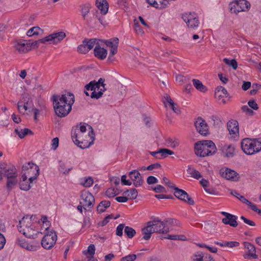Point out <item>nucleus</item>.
<instances>
[{
	"instance_id": "1",
	"label": "nucleus",
	"mask_w": 261,
	"mask_h": 261,
	"mask_svg": "<svg viewBox=\"0 0 261 261\" xmlns=\"http://www.w3.org/2000/svg\"><path fill=\"white\" fill-rule=\"evenodd\" d=\"M52 100L55 113L60 118L66 116L70 113L75 100L74 95L69 92L62 95H54Z\"/></svg>"
},
{
	"instance_id": "2",
	"label": "nucleus",
	"mask_w": 261,
	"mask_h": 261,
	"mask_svg": "<svg viewBox=\"0 0 261 261\" xmlns=\"http://www.w3.org/2000/svg\"><path fill=\"white\" fill-rule=\"evenodd\" d=\"M170 231V228L165 225V222L159 220H154L146 223V226L142 229L143 239L149 240L152 233L158 232L167 233Z\"/></svg>"
},
{
	"instance_id": "3",
	"label": "nucleus",
	"mask_w": 261,
	"mask_h": 261,
	"mask_svg": "<svg viewBox=\"0 0 261 261\" xmlns=\"http://www.w3.org/2000/svg\"><path fill=\"white\" fill-rule=\"evenodd\" d=\"M194 149L195 154L200 157L212 155L217 151L216 145L211 140H202L195 143Z\"/></svg>"
},
{
	"instance_id": "4",
	"label": "nucleus",
	"mask_w": 261,
	"mask_h": 261,
	"mask_svg": "<svg viewBox=\"0 0 261 261\" xmlns=\"http://www.w3.org/2000/svg\"><path fill=\"white\" fill-rule=\"evenodd\" d=\"M90 131L88 135L86 136V139H83V136L79 134L76 131L71 132V137L73 142L79 147L82 149H85L89 147L93 143L95 139L94 134L92 127L90 125H88Z\"/></svg>"
},
{
	"instance_id": "5",
	"label": "nucleus",
	"mask_w": 261,
	"mask_h": 261,
	"mask_svg": "<svg viewBox=\"0 0 261 261\" xmlns=\"http://www.w3.org/2000/svg\"><path fill=\"white\" fill-rule=\"evenodd\" d=\"M241 148L245 153L252 155L261 150V140L245 138L241 142Z\"/></svg>"
},
{
	"instance_id": "6",
	"label": "nucleus",
	"mask_w": 261,
	"mask_h": 261,
	"mask_svg": "<svg viewBox=\"0 0 261 261\" xmlns=\"http://www.w3.org/2000/svg\"><path fill=\"white\" fill-rule=\"evenodd\" d=\"M22 176L23 179H28L30 183L36 179L39 174V168L33 162H28L22 167Z\"/></svg>"
},
{
	"instance_id": "7",
	"label": "nucleus",
	"mask_w": 261,
	"mask_h": 261,
	"mask_svg": "<svg viewBox=\"0 0 261 261\" xmlns=\"http://www.w3.org/2000/svg\"><path fill=\"white\" fill-rule=\"evenodd\" d=\"M250 8V3L246 0H237L230 3L229 9L231 13L237 14L247 11Z\"/></svg>"
},
{
	"instance_id": "8",
	"label": "nucleus",
	"mask_w": 261,
	"mask_h": 261,
	"mask_svg": "<svg viewBox=\"0 0 261 261\" xmlns=\"http://www.w3.org/2000/svg\"><path fill=\"white\" fill-rule=\"evenodd\" d=\"M57 236L54 231H50L46 233L41 240L42 246L46 249L51 248L55 244Z\"/></svg>"
},
{
	"instance_id": "9",
	"label": "nucleus",
	"mask_w": 261,
	"mask_h": 261,
	"mask_svg": "<svg viewBox=\"0 0 261 261\" xmlns=\"http://www.w3.org/2000/svg\"><path fill=\"white\" fill-rule=\"evenodd\" d=\"M66 37V34L64 32L61 31L54 33L41 39L40 41L44 43L46 42H50V43L57 44L61 42Z\"/></svg>"
},
{
	"instance_id": "10",
	"label": "nucleus",
	"mask_w": 261,
	"mask_h": 261,
	"mask_svg": "<svg viewBox=\"0 0 261 261\" xmlns=\"http://www.w3.org/2000/svg\"><path fill=\"white\" fill-rule=\"evenodd\" d=\"M182 18L190 29H195L199 26V21L194 14L185 13L182 15Z\"/></svg>"
},
{
	"instance_id": "11",
	"label": "nucleus",
	"mask_w": 261,
	"mask_h": 261,
	"mask_svg": "<svg viewBox=\"0 0 261 261\" xmlns=\"http://www.w3.org/2000/svg\"><path fill=\"white\" fill-rule=\"evenodd\" d=\"M80 7L81 13L83 20L85 21V23L90 27L94 26L93 19L89 15L91 8V5L89 4H86L81 5Z\"/></svg>"
},
{
	"instance_id": "12",
	"label": "nucleus",
	"mask_w": 261,
	"mask_h": 261,
	"mask_svg": "<svg viewBox=\"0 0 261 261\" xmlns=\"http://www.w3.org/2000/svg\"><path fill=\"white\" fill-rule=\"evenodd\" d=\"M220 174L222 177L232 181H237L240 177L237 172L226 167L222 168L220 170Z\"/></svg>"
},
{
	"instance_id": "13",
	"label": "nucleus",
	"mask_w": 261,
	"mask_h": 261,
	"mask_svg": "<svg viewBox=\"0 0 261 261\" xmlns=\"http://www.w3.org/2000/svg\"><path fill=\"white\" fill-rule=\"evenodd\" d=\"M174 190L175 191L174 195L176 198L188 203L189 204L193 205L194 204V200L186 191L177 187L175 188Z\"/></svg>"
},
{
	"instance_id": "14",
	"label": "nucleus",
	"mask_w": 261,
	"mask_h": 261,
	"mask_svg": "<svg viewBox=\"0 0 261 261\" xmlns=\"http://www.w3.org/2000/svg\"><path fill=\"white\" fill-rule=\"evenodd\" d=\"M227 127L231 138L236 139L239 137V127L238 122L234 119L229 120L227 123Z\"/></svg>"
},
{
	"instance_id": "15",
	"label": "nucleus",
	"mask_w": 261,
	"mask_h": 261,
	"mask_svg": "<svg viewBox=\"0 0 261 261\" xmlns=\"http://www.w3.org/2000/svg\"><path fill=\"white\" fill-rule=\"evenodd\" d=\"M81 197L84 202H80V203L83 204V208L85 210H86L87 208H90L93 206L95 199L94 196L90 193L85 192V193H83L81 195Z\"/></svg>"
},
{
	"instance_id": "16",
	"label": "nucleus",
	"mask_w": 261,
	"mask_h": 261,
	"mask_svg": "<svg viewBox=\"0 0 261 261\" xmlns=\"http://www.w3.org/2000/svg\"><path fill=\"white\" fill-rule=\"evenodd\" d=\"M128 175L133 181L134 185L136 187L141 186L143 183L142 177L140 172L137 170H133L128 172Z\"/></svg>"
},
{
	"instance_id": "17",
	"label": "nucleus",
	"mask_w": 261,
	"mask_h": 261,
	"mask_svg": "<svg viewBox=\"0 0 261 261\" xmlns=\"http://www.w3.org/2000/svg\"><path fill=\"white\" fill-rule=\"evenodd\" d=\"M195 126L197 132L202 135H206L208 133L207 125L201 118H198L195 121Z\"/></svg>"
},
{
	"instance_id": "18",
	"label": "nucleus",
	"mask_w": 261,
	"mask_h": 261,
	"mask_svg": "<svg viewBox=\"0 0 261 261\" xmlns=\"http://www.w3.org/2000/svg\"><path fill=\"white\" fill-rule=\"evenodd\" d=\"M15 49L20 53H25L31 49L30 42L25 40H19L15 43Z\"/></svg>"
},
{
	"instance_id": "19",
	"label": "nucleus",
	"mask_w": 261,
	"mask_h": 261,
	"mask_svg": "<svg viewBox=\"0 0 261 261\" xmlns=\"http://www.w3.org/2000/svg\"><path fill=\"white\" fill-rule=\"evenodd\" d=\"M17 243L21 248L30 251H36L39 247V246L29 244L24 239L18 238L17 240Z\"/></svg>"
},
{
	"instance_id": "20",
	"label": "nucleus",
	"mask_w": 261,
	"mask_h": 261,
	"mask_svg": "<svg viewBox=\"0 0 261 261\" xmlns=\"http://www.w3.org/2000/svg\"><path fill=\"white\" fill-rule=\"evenodd\" d=\"M163 102L165 107H167V103H168L173 111L176 114H179L180 113V111L179 108L177 107H175L176 104L174 102L169 95L168 94H165L164 95Z\"/></svg>"
},
{
	"instance_id": "21",
	"label": "nucleus",
	"mask_w": 261,
	"mask_h": 261,
	"mask_svg": "<svg viewBox=\"0 0 261 261\" xmlns=\"http://www.w3.org/2000/svg\"><path fill=\"white\" fill-rule=\"evenodd\" d=\"M210 258L211 254L202 251H197L191 256V261H206Z\"/></svg>"
},
{
	"instance_id": "22",
	"label": "nucleus",
	"mask_w": 261,
	"mask_h": 261,
	"mask_svg": "<svg viewBox=\"0 0 261 261\" xmlns=\"http://www.w3.org/2000/svg\"><path fill=\"white\" fill-rule=\"evenodd\" d=\"M32 217L27 216L26 217H23L21 220H20L19 222V225L18 226V229L19 231L21 229H28V228H30L32 224Z\"/></svg>"
},
{
	"instance_id": "23",
	"label": "nucleus",
	"mask_w": 261,
	"mask_h": 261,
	"mask_svg": "<svg viewBox=\"0 0 261 261\" xmlns=\"http://www.w3.org/2000/svg\"><path fill=\"white\" fill-rule=\"evenodd\" d=\"M3 175L4 176L8 177L17 176V171L14 166H6L3 168Z\"/></svg>"
},
{
	"instance_id": "24",
	"label": "nucleus",
	"mask_w": 261,
	"mask_h": 261,
	"mask_svg": "<svg viewBox=\"0 0 261 261\" xmlns=\"http://www.w3.org/2000/svg\"><path fill=\"white\" fill-rule=\"evenodd\" d=\"M96 5L101 14L105 15L107 13L109 9V4L106 0H96Z\"/></svg>"
},
{
	"instance_id": "25",
	"label": "nucleus",
	"mask_w": 261,
	"mask_h": 261,
	"mask_svg": "<svg viewBox=\"0 0 261 261\" xmlns=\"http://www.w3.org/2000/svg\"><path fill=\"white\" fill-rule=\"evenodd\" d=\"M94 54L95 56L99 59L103 60L105 59L107 55V50L101 47L99 45H96L94 49Z\"/></svg>"
},
{
	"instance_id": "26",
	"label": "nucleus",
	"mask_w": 261,
	"mask_h": 261,
	"mask_svg": "<svg viewBox=\"0 0 261 261\" xmlns=\"http://www.w3.org/2000/svg\"><path fill=\"white\" fill-rule=\"evenodd\" d=\"M34 228V226L32 225L30 228H28V229H21L20 232L29 238L35 239L37 237V235L39 233V232H36Z\"/></svg>"
},
{
	"instance_id": "27",
	"label": "nucleus",
	"mask_w": 261,
	"mask_h": 261,
	"mask_svg": "<svg viewBox=\"0 0 261 261\" xmlns=\"http://www.w3.org/2000/svg\"><path fill=\"white\" fill-rule=\"evenodd\" d=\"M228 96V93L226 89L222 86L217 87L215 91V98L220 100L222 98L224 97H227Z\"/></svg>"
},
{
	"instance_id": "28",
	"label": "nucleus",
	"mask_w": 261,
	"mask_h": 261,
	"mask_svg": "<svg viewBox=\"0 0 261 261\" xmlns=\"http://www.w3.org/2000/svg\"><path fill=\"white\" fill-rule=\"evenodd\" d=\"M237 217L230 214V217H227L222 219V222L225 224H228L232 227H237L238 223L237 222Z\"/></svg>"
},
{
	"instance_id": "29",
	"label": "nucleus",
	"mask_w": 261,
	"mask_h": 261,
	"mask_svg": "<svg viewBox=\"0 0 261 261\" xmlns=\"http://www.w3.org/2000/svg\"><path fill=\"white\" fill-rule=\"evenodd\" d=\"M244 246L248 251V256H250L254 259L257 258V255L256 254L255 247L253 245L248 242H245Z\"/></svg>"
},
{
	"instance_id": "30",
	"label": "nucleus",
	"mask_w": 261,
	"mask_h": 261,
	"mask_svg": "<svg viewBox=\"0 0 261 261\" xmlns=\"http://www.w3.org/2000/svg\"><path fill=\"white\" fill-rule=\"evenodd\" d=\"M99 41L97 39L93 38V39H87L85 38L83 41V43H85L87 46V48L89 50H91L93 46L96 45H99Z\"/></svg>"
},
{
	"instance_id": "31",
	"label": "nucleus",
	"mask_w": 261,
	"mask_h": 261,
	"mask_svg": "<svg viewBox=\"0 0 261 261\" xmlns=\"http://www.w3.org/2000/svg\"><path fill=\"white\" fill-rule=\"evenodd\" d=\"M193 84L196 89L202 92H205L207 91L206 87L204 86L202 82L197 79H193Z\"/></svg>"
},
{
	"instance_id": "32",
	"label": "nucleus",
	"mask_w": 261,
	"mask_h": 261,
	"mask_svg": "<svg viewBox=\"0 0 261 261\" xmlns=\"http://www.w3.org/2000/svg\"><path fill=\"white\" fill-rule=\"evenodd\" d=\"M111 202L110 201L103 200L101 201L97 207V211L99 213L104 212L106 208L110 206Z\"/></svg>"
},
{
	"instance_id": "33",
	"label": "nucleus",
	"mask_w": 261,
	"mask_h": 261,
	"mask_svg": "<svg viewBox=\"0 0 261 261\" xmlns=\"http://www.w3.org/2000/svg\"><path fill=\"white\" fill-rule=\"evenodd\" d=\"M15 133L18 136L20 139L23 138L27 135L30 134L33 135V132L29 128L19 129L15 128L14 130Z\"/></svg>"
},
{
	"instance_id": "34",
	"label": "nucleus",
	"mask_w": 261,
	"mask_h": 261,
	"mask_svg": "<svg viewBox=\"0 0 261 261\" xmlns=\"http://www.w3.org/2000/svg\"><path fill=\"white\" fill-rule=\"evenodd\" d=\"M234 148L231 145H225L223 148V152L226 157H231L233 155Z\"/></svg>"
},
{
	"instance_id": "35",
	"label": "nucleus",
	"mask_w": 261,
	"mask_h": 261,
	"mask_svg": "<svg viewBox=\"0 0 261 261\" xmlns=\"http://www.w3.org/2000/svg\"><path fill=\"white\" fill-rule=\"evenodd\" d=\"M31 184L28 179H23L22 176L19 183L20 188L22 190L28 191L31 188Z\"/></svg>"
},
{
	"instance_id": "36",
	"label": "nucleus",
	"mask_w": 261,
	"mask_h": 261,
	"mask_svg": "<svg viewBox=\"0 0 261 261\" xmlns=\"http://www.w3.org/2000/svg\"><path fill=\"white\" fill-rule=\"evenodd\" d=\"M43 32V30L38 27H34L31 28L27 33V35L29 37L34 35H38Z\"/></svg>"
},
{
	"instance_id": "37",
	"label": "nucleus",
	"mask_w": 261,
	"mask_h": 261,
	"mask_svg": "<svg viewBox=\"0 0 261 261\" xmlns=\"http://www.w3.org/2000/svg\"><path fill=\"white\" fill-rule=\"evenodd\" d=\"M123 194L127 195L132 200L135 199L138 196L137 190L135 188L127 190L123 192Z\"/></svg>"
},
{
	"instance_id": "38",
	"label": "nucleus",
	"mask_w": 261,
	"mask_h": 261,
	"mask_svg": "<svg viewBox=\"0 0 261 261\" xmlns=\"http://www.w3.org/2000/svg\"><path fill=\"white\" fill-rule=\"evenodd\" d=\"M187 172L191 177L197 179H199L201 177V175L198 171L191 167H188Z\"/></svg>"
},
{
	"instance_id": "39",
	"label": "nucleus",
	"mask_w": 261,
	"mask_h": 261,
	"mask_svg": "<svg viewBox=\"0 0 261 261\" xmlns=\"http://www.w3.org/2000/svg\"><path fill=\"white\" fill-rule=\"evenodd\" d=\"M17 176H13L12 177H8L7 181V187L8 189H12L17 182Z\"/></svg>"
},
{
	"instance_id": "40",
	"label": "nucleus",
	"mask_w": 261,
	"mask_h": 261,
	"mask_svg": "<svg viewBox=\"0 0 261 261\" xmlns=\"http://www.w3.org/2000/svg\"><path fill=\"white\" fill-rule=\"evenodd\" d=\"M159 153L161 159L166 158L168 155L174 154V152L167 148H161L159 149Z\"/></svg>"
},
{
	"instance_id": "41",
	"label": "nucleus",
	"mask_w": 261,
	"mask_h": 261,
	"mask_svg": "<svg viewBox=\"0 0 261 261\" xmlns=\"http://www.w3.org/2000/svg\"><path fill=\"white\" fill-rule=\"evenodd\" d=\"M102 41H103L107 46L111 48L114 47V45H118L119 43L118 39L116 37L111 38L110 40H102Z\"/></svg>"
},
{
	"instance_id": "42",
	"label": "nucleus",
	"mask_w": 261,
	"mask_h": 261,
	"mask_svg": "<svg viewBox=\"0 0 261 261\" xmlns=\"http://www.w3.org/2000/svg\"><path fill=\"white\" fill-rule=\"evenodd\" d=\"M95 247L93 244H90L86 251H84L83 252L84 254H87V253L89 255V258H94V255L95 254ZM88 257V256L87 257Z\"/></svg>"
},
{
	"instance_id": "43",
	"label": "nucleus",
	"mask_w": 261,
	"mask_h": 261,
	"mask_svg": "<svg viewBox=\"0 0 261 261\" xmlns=\"http://www.w3.org/2000/svg\"><path fill=\"white\" fill-rule=\"evenodd\" d=\"M239 199L243 203H245L248 205L252 211L256 210V205L251 203L247 199H246L243 196H240L239 197Z\"/></svg>"
},
{
	"instance_id": "44",
	"label": "nucleus",
	"mask_w": 261,
	"mask_h": 261,
	"mask_svg": "<svg viewBox=\"0 0 261 261\" xmlns=\"http://www.w3.org/2000/svg\"><path fill=\"white\" fill-rule=\"evenodd\" d=\"M124 231L128 238H132L135 236L136 233L134 229L127 226L124 227Z\"/></svg>"
},
{
	"instance_id": "45",
	"label": "nucleus",
	"mask_w": 261,
	"mask_h": 261,
	"mask_svg": "<svg viewBox=\"0 0 261 261\" xmlns=\"http://www.w3.org/2000/svg\"><path fill=\"white\" fill-rule=\"evenodd\" d=\"M106 90V89L105 88V87L104 88L102 87V88L100 89V90L97 92H96L95 91H93L91 93L90 96L92 98L98 99L102 96L103 93Z\"/></svg>"
},
{
	"instance_id": "46",
	"label": "nucleus",
	"mask_w": 261,
	"mask_h": 261,
	"mask_svg": "<svg viewBox=\"0 0 261 261\" xmlns=\"http://www.w3.org/2000/svg\"><path fill=\"white\" fill-rule=\"evenodd\" d=\"M106 90V89L105 88V87L104 88L102 87V88L100 89V90L97 92H96L95 91H93L91 93L90 96L92 98L98 99L102 96L103 93Z\"/></svg>"
},
{
	"instance_id": "47",
	"label": "nucleus",
	"mask_w": 261,
	"mask_h": 261,
	"mask_svg": "<svg viewBox=\"0 0 261 261\" xmlns=\"http://www.w3.org/2000/svg\"><path fill=\"white\" fill-rule=\"evenodd\" d=\"M167 146L172 148H175L178 145V142L173 138H168L166 140Z\"/></svg>"
},
{
	"instance_id": "48",
	"label": "nucleus",
	"mask_w": 261,
	"mask_h": 261,
	"mask_svg": "<svg viewBox=\"0 0 261 261\" xmlns=\"http://www.w3.org/2000/svg\"><path fill=\"white\" fill-rule=\"evenodd\" d=\"M17 109L19 113L24 114L25 112L29 109V107L23 104V101H19L17 103Z\"/></svg>"
},
{
	"instance_id": "49",
	"label": "nucleus",
	"mask_w": 261,
	"mask_h": 261,
	"mask_svg": "<svg viewBox=\"0 0 261 261\" xmlns=\"http://www.w3.org/2000/svg\"><path fill=\"white\" fill-rule=\"evenodd\" d=\"M223 61L226 64L231 66L233 69H236L238 67L237 62L234 59L230 60L227 58H224Z\"/></svg>"
},
{
	"instance_id": "50",
	"label": "nucleus",
	"mask_w": 261,
	"mask_h": 261,
	"mask_svg": "<svg viewBox=\"0 0 261 261\" xmlns=\"http://www.w3.org/2000/svg\"><path fill=\"white\" fill-rule=\"evenodd\" d=\"M72 169V167L66 169L65 164L62 162L61 161H60L59 168V170L60 172H62L64 174H67Z\"/></svg>"
},
{
	"instance_id": "51",
	"label": "nucleus",
	"mask_w": 261,
	"mask_h": 261,
	"mask_svg": "<svg viewBox=\"0 0 261 261\" xmlns=\"http://www.w3.org/2000/svg\"><path fill=\"white\" fill-rule=\"evenodd\" d=\"M93 183V179L91 177H88L84 179V181L81 182V185L85 187H90L92 185Z\"/></svg>"
},
{
	"instance_id": "52",
	"label": "nucleus",
	"mask_w": 261,
	"mask_h": 261,
	"mask_svg": "<svg viewBox=\"0 0 261 261\" xmlns=\"http://www.w3.org/2000/svg\"><path fill=\"white\" fill-rule=\"evenodd\" d=\"M134 28L136 32L140 35H142L144 33V31L142 28L140 27L138 21L135 19H134Z\"/></svg>"
},
{
	"instance_id": "53",
	"label": "nucleus",
	"mask_w": 261,
	"mask_h": 261,
	"mask_svg": "<svg viewBox=\"0 0 261 261\" xmlns=\"http://www.w3.org/2000/svg\"><path fill=\"white\" fill-rule=\"evenodd\" d=\"M85 90L84 91L85 94H86V96H89V94L87 92V91H89V90L93 91H95L94 83L93 82V81H91L89 83L86 85L85 86Z\"/></svg>"
},
{
	"instance_id": "54",
	"label": "nucleus",
	"mask_w": 261,
	"mask_h": 261,
	"mask_svg": "<svg viewBox=\"0 0 261 261\" xmlns=\"http://www.w3.org/2000/svg\"><path fill=\"white\" fill-rule=\"evenodd\" d=\"M164 238L172 240H185L186 237L182 235H168L167 237H164Z\"/></svg>"
},
{
	"instance_id": "55",
	"label": "nucleus",
	"mask_w": 261,
	"mask_h": 261,
	"mask_svg": "<svg viewBox=\"0 0 261 261\" xmlns=\"http://www.w3.org/2000/svg\"><path fill=\"white\" fill-rule=\"evenodd\" d=\"M86 44L82 42V44L77 47V51L81 54H86L89 51Z\"/></svg>"
},
{
	"instance_id": "56",
	"label": "nucleus",
	"mask_w": 261,
	"mask_h": 261,
	"mask_svg": "<svg viewBox=\"0 0 261 261\" xmlns=\"http://www.w3.org/2000/svg\"><path fill=\"white\" fill-rule=\"evenodd\" d=\"M200 182L207 193L210 194L212 193L211 189L207 188L208 185V181L207 180L202 179Z\"/></svg>"
},
{
	"instance_id": "57",
	"label": "nucleus",
	"mask_w": 261,
	"mask_h": 261,
	"mask_svg": "<svg viewBox=\"0 0 261 261\" xmlns=\"http://www.w3.org/2000/svg\"><path fill=\"white\" fill-rule=\"evenodd\" d=\"M163 222H165V225L169 228V226L177 225V221L176 219L172 218H168Z\"/></svg>"
},
{
	"instance_id": "58",
	"label": "nucleus",
	"mask_w": 261,
	"mask_h": 261,
	"mask_svg": "<svg viewBox=\"0 0 261 261\" xmlns=\"http://www.w3.org/2000/svg\"><path fill=\"white\" fill-rule=\"evenodd\" d=\"M124 224H120L116 228V234L117 236L121 237L123 234V230L124 227Z\"/></svg>"
},
{
	"instance_id": "59",
	"label": "nucleus",
	"mask_w": 261,
	"mask_h": 261,
	"mask_svg": "<svg viewBox=\"0 0 261 261\" xmlns=\"http://www.w3.org/2000/svg\"><path fill=\"white\" fill-rule=\"evenodd\" d=\"M136 257V254H132L122 257L120 261H134Z\"/></svg>"
},
{
	"instance_id": "60",
	"label": "nucleus",
	"mask_w": 261,
	"mask_h": 261,
	"mask_svg": "<svg viewBox=\"0 0 261 261\" xmlns=\"http://www.w3.org/2000/svg\"><path fill=\"white\" fill-rule=\"evenodd\" d=\"M163 182L167 185L168 187L172 188L173 190H174L175 188H176L175 185L166 177H164L163 178Z\"/></svg>"
},
{
	"instance_id": "61",
	"label": "nucleus",
	"mask_w": 261,
	"mask_h": 261,
	"mask_svg": "<svg viewBox=\"0 0 261 261\" xmlns=\"http://www.w3.org/2000/svg\"><path fill=\"white\" fill-rule=\"evenodd\" d=\"M116 191L114 188H109L106 192V195L109 198H112L116 195Z\"/></svg>"
},
{
	"instance_id": "62",
	"label": "nucleus",
	"mask_w": 261,
	"mask_h": 261,
	"mask_svg": "<svg viewBox=\"0 0 261 261\" xmlns=\"http://www.w3.org/2000/svg\"><path fill=\"white\" fill-rule=\"evenodd\" d=\"M152 190L156 193H166L165 188L160 185H157V186L153 188Z\"/></svg>"
},
{
	"instance_id": "63",
	"label": "nucleus",
	"mask_w": 261,
	"mask_h": 261,
	"mask_svg": "<svg viewBox=\"0 0 261 261\" xmlns=\"http://www.w3.org/2000/svg\"><path fill=\"white\" fill-rule=\"evenodd\" d=\"M240 218L246 224H247V225H248L249 226H255V222L254 221H252L251 220L247 219L244 216H242Z\"/></svg>"
},
{
	"instance_id": "64",
	"label": "nucleus",
	"mask_w": 261,
	"mask_h": 261,
	"mask_svg": "<svg viewBox=\"0 0 261 261\" xmlns=\"http://www.w3.org/2000/svg\"><path fill=\"white\" fill-rule=\"evenodd\" d=\"M158 182V179L153 176H149L147 178V182L148 185L156 184Z\"/></svg>"
}]
</instances>
